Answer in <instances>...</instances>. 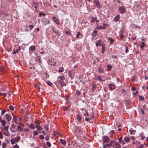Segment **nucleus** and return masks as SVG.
<instances>
[{
    "instance_id": "ddd939ff",
    "label": "nucleus",
    "mask_w": 148,
    "mask_h": 148,
    "mask_svg": "<svg viewBox=\"0 0 148 148\" xmlns=\"http://www.w3.org/2000/svg\"><path fill=\"white\" fill-rule=\"evenodd\" d=\"M0 122L2 126H4L6 125V122L5 120H1Z\"/></svg>"
},
{
    "instance_id": "5fc2aeb1",
    "label": "nucleus",
    "mask_w": 148,
    "mask_h": 148,
    "mask_svg": "<svg viewBox=\"0 0 148 148\" xmlns=\"http://www.w3.org/2000/svg\"><path fill=\"white\" fill-rule=\"evenodd\" d=\"M45 139L47 140H49V136L48 135H47L46 136V137Z\"/></svg>"
},
{
    "instance_id": "3c124183",
    "label": "nucleus",
    "mask_w": 148,
    "mask_h": 148,
    "mask_svg": "<svg viewBox=\"0 0 148 148\" xmlns=\"http://www.w3.org/2000/svg\"><path fill=\"white\" fill-rule=\"evenodd\" d=\"M122 140V138L121 137H120L118 141L119 142H121Z\"/></svg>"
},
{
    "instance_id": "69168bd1",
    "label": "nucleus",
    "mask_w": 148,
    "mask_h": 148,
    "mask_svg": "<svg viewBox=\"0 0 148 148\" xmlns=\"http://www.w3.org/2000/svg\"><path fill=\"white\" fill-rule=\"evenodd\" d=\"M133 131V130H129V131L130 132V134H132V132Z\"/></svg>"
},
{
    "instance_id": "c756f323",
    "label": "nucleus",
    "mask_w": 148,
    "mask_h": 148,
    "mask_svg": "<svg viewBox=\"0 0 148 148\" xmlns=\"http://www.w3.org/2000/svg\"><path fill=\"white\" fill-rule=\"evenodd\" d=\"M19 50V49H16V51H13V53L14 54H16V53L18 52Z\"/></svg>"
},
{
    "instance_id": "f8f14e48",
    "label": "nucleus",
    "mask_w": 148,
    "mask_h": 148,
    "mask_svg": "<svg viewBox=\"0 0 148 148\" xmlns=\"http://www.w3.org/2000/svg\"><path fill=\"white\" fill-rule=\"evenodd\" d=\"M106 47L105 45H102V51L101 52L102 54H103L104 53V52L105 50Z\"/></svg>"
},
{
    "instance_id": "338daca9",
    "label": "nucleus",
    "mask_w": 148,
    "mask_h": 148,
    "mask_svg": "<svg viewBox=\"0 0 148 148\" xmlns=\"http://www.w3.org/2000/svg\"><path fill=\"white\" fill-rule=\"evenodd\" d=\"M3 94L4 96H7V93H3Z\"/></svg>"
},
{
    "instance_id": "423d86ee",
    "label": "nucleus",
    "mask_w": 148,
    "mask_h": 148,
    "mask_svg": "<svg viewBox=\"0 0 148 148\" xmlns=\"http://www.w3.org/2000/svg\"><path fill=\"white\" fill-rule=\"evenodd\" d=\"M115 147V148H121V145L118 143L116 142L114 143V145L113 147Z\"/></svg>"
},
{
    "instance_id": "7ed1b4c3",
    "label": "nucleus",
    "mask_w": 148,
    "mask_h": 148,
    "mask_svg": "<svg viewBox=\"0 0 148 148\" xmlns=\"http://www.w3.org/2000/svg\"><path fill=\"white\" fill-rule=\"evenodd\" d=\"M103 141L105 143H108L110 141L109 138L106 136H105L103 138Z\"/></svg>"
},
{
    "instance_id": "cd10ccee",
    "label": "nucleus",
    "mask_w": 148,
    "mask_h": 148,
    "mask_svg": "<svg viewBox=\"0 0 148 148\" xmlns=\"http://www.w3.org/2000/svg\"><path fill=\"white\" fill-rule=\"evenodd\" d=\"M86 22L84 20H83L82 21V24L84 26V27H86V25H85L84 24H86Z\"/></svg>"
},
{
    "instance_id": "473e14b6",
    "label": "nucleus",
    "mask_w": 148,
    "mask_h": 148,
    "mask_svg": "<svg viewBox=\"0 0 148 148\" xmlns=\"http://www.w3.org/2000/svg\"><path fill=\"white\" fill-rule=\"evenodd\" d=\"M47 84L49 86H51L52 85V84L49 81H47L46 82Z\"/></svg>"
},
{
    "instance_id": "c9c22d12",
    "label": "nucleus",
    "mask_w": 148,
    "mask_h": 148,
    "mask_svg": "<svg viewBox=\"0 0 148 148\" xmlns=\"http://www.w3.org/2000/svg\"><path fill=\"white\" fill-rule=\"evenodd\" d=\"M9 127L8 126H5L3 127V129L5 131H7Z\"/></svg>"
},
{
    "instance_id": "680f3d73",
    "label": "nucleus",
    "mask_w": 148,
    "mask_h": 148,
    "mask_svg": "<svg viewBox=\"0 0 148 148\" xmlns=\"http://www.w3.org/2000/svg\"><path fill=\"white\" fill-rule=\"evenodd\" d=\"M128 51V49L127 48V46H126V49L125 50V52L126 53H127Z\"/></svg>"
},
{
    "instance_id": "0e129e2a",
    "label": "nucleus",
    "mask_w": 148,
    "mask_h": 148,
    "mask_svg": "<svg viewBox=\"0 0 148 148\" xmlns=\"http://www.w3.org/2000/svg\"><path fill=\"white\" fill-rule=\"evenodd\" d=\"M16 126V125H14V124H12L11 125V127L13 128L14 127Z\"/></svg>"
},
{
    "instance_id": "6e6d98bb",
    "label": "nucleus",
    "mask_w": 148,
    "mask_h": 148,
    "mask_svg": "<svg viewBox=\"0 0 148 148\" xmlns=\"http://www.w3.org/2000/svg\"><path fill=\"white\" fill-rule=\"evenodd\" d=\"M5 112V110H2L1 112V115H3Z\"/></svg>"
},
{
    "instance_id": "4d7b16f0",
    "label": "nucleus",
    "mask_w": 148,
    "mask_h": 148,
    "mask_svg": "<svg viewBox=\"0 0 148 148\" xmlns=\"http://www.w3.org/2000/svg\"><path fill=\"white\" fill-rule=\"evenodd\" d=\"M131 138L132 140H134L135 139V137L134 136H132Z\"/></svg>"
},
{
    "instance_id": "1a4fd4ad",
    "label": "nucleus",
    "mask_w": 148,
    "mask_h": 148,
    "mask_svg": "<svg viewBox=\"0 0 148 148\" xmlns=\"http://www.w3.org/2000/svg\"><path fill=\"white\" fill-rule=\"evenodd\" d=\"M95 44L97 47H98L99 45L101 46L102 45L101 41L100 40H99Z\"/></svg>"
},
{
    "instance_id": "37998d69",
    "label": "nucleus",
    "mask_w": 148,
    "mask_h": 148,
    "mask_svg": "<svg viewBox=\"0 0 148 148\" xmlns=\"http://www.w3.org/2000/svg\"><path fill=\"white\" fill-rule=\"evenodd\" d=\"M143 147L144 145L143 144L140 145L138 147V148H143Z\"/></svg>"
},
{
    "instance_id": "ea45409f",
    "label": "nucleus",
    "mask_w": 148,
    "mask_h": 148,
    "mask_svg": "<svg viewBox=\"0 0 148 148\" xmlns=\"http://www.w3.org/2000/svg\"><path fill=\"white\" fill-rule=\"evenodd\" d=\"M17 117L15 116H14L13 121H14L15 122H16L17 120Z\"/></svg>"
},
{
    "instance_id": "9d476101",
    "label": "nucleus",
    "mask_w": 148,
    "mask_h": 148,
    "mask_svg": "<svg viewBox=\"0 0 148 148\" xmlns=\"http://www.w3.org/2000/svg\"><path fill=\"white\" fill-rule=\"evenodd\" d=\"M29 49L31 51H34L35 50L36 47L34 45H32L30 47Z\"/></svg>"
},
{
    "instance_id": "bf43d9fd",
    "label": "nucleus",
    "mask_w": 148,
    "mask_h": 148,
    "mask_svg": "<svg viewBox=\"0 0 148 148\" xmlns=\"http://www.w3.org/2000/svg\"><path fill=\"white\" fill-rule=\"evenodd\" d=\"M11 95V94L10 93H9V92L7 93V96H8V97H10Z\"/></svg>"
},
{
    "instance_id": "4c0bfd02",
    "label": "nucleus",
    "mask_w": 148,
    "mask_h": 148,
    "mask_svg": "<svg viewBox=\"0 0 148 148\" xmlns=\"http://www.w3.org/2000/svg\"><path fill=\"white\" fill-rule=\"evenodd\" d=\"M47 145L49 147H50L51 146V144L49 142H47Z\"/></svg>"
},
{
    "instance_id": "774afa93",
    "label": "nucleus",
    "mask_w": 148,
    "mask_h": 148,
    "mask_svg": "<svg viewBox=\"0 0 148 148\" xmlns=\"http://www.w3.org/2000/svg\"><path fill=\"white\" fill-rule=\"evenodd\" d=\"M111 132L112 134H113L114 133V130H112Z\"/></svg>"
},
{
    "instance_id": "b1692460",
    "label": "nucleus",
    "mask_w": 148,
    "mask_h": 148,
    "mask_svg": "<svg viewBox=\"0 0 148 148\" xmlns=\"http://www.w3.org/2000/svg\"><path fill=\"white\" fill-rule=\"evenodd\" d=\"M64 69L63 67H61L60 68L59 72L60 73L61 72H62L64 71Z\"/></svg>"
},
{
    "instance_id": "39448f33",
    "label": "nucleus",
    "mask_w": 148,
    "mask_h": 148,
    "mask_svg": "<svg viewBox=\"0 0 148 148\" xmlns=\"http://www.w3.org/2000/svg\"><path fill=\"white\" fill-rule=\"evenodd\" d=\"M119 9L120 10V12L121 13H123L125 11V9L123 6L120 7Z\"/></svg>"
},
{
    "instance_id": "393cba45",
    "label": "nucleus",
    "mask_w": 148,
    "mask_h": 148,
    "mask_svg": "<svg viewBox=\"0 0 148 148\" xmlns=\"http://www.w3.org/2000/svg\"><path fill=\"white\" fill-rule=\"evenodd\" d=\"M146 46V44L143 42H142V45L140 46L141 48L143 49L144 46Z\"/></svg>"
},
{
    "instance_id": "a211bd4d",
    "label": "nucleus",
    "mask_w": 148,
    "mask_h": 148,
    "mask_svg": "<svg viewBox=\"0 0 148 148\" xmlns=\"http://www.w3.org/2000/svg\"><path fill=\"white\" fill-rule=\"evenodd\" d=\"M60 142L62 143V144H63L64 145H65L66 143V142L64 140H63L62 139H60Z\"/></svg>"
},
{
    "instance_id": "49530a36",
    "label": "nucleus",
    "mask_w": 148,
    "mask_h": 148,
    "mask_svg": "<svg viewBox=\"0 0 148 148\" xmlns=\"http://www.w3.org/2000/svg\"><path fill=\"white\" fill-rule=\"evenodd\" d=\"M80 34V33L79 32H78L76 35V37L77 38H79V36Z\"/></svg>"
},
{
    "instance_id": "a878e982",
    "label": "nucleus",
    "mask_w": 148,
    "mask_h": 148,
    "mask_svg": "<svg viewBox=\"0 0 148 148\" xmlns=\"http://www.w3.org/2000/svg\"><path fill=\"white\" fill-rule=\"evenodd\" d=\"M36 127L37 129V130H42L41 127L38 125H37L36 126Z\"/></svg>"
},
{
    "instance_id": "e433bc0d",
    "label": "nucleus",
    "mask_w": 148,
    "mask_h": 148,
    "mask_svg": "<svg viewBox=\"0 0 148 148\" xmlns=\"http://www.w3.org/2000/svg\"><path fill=\"white\" fill-rule=\"evenodd\" d=\"M39 138L41 139H43L44 138V137L42 135H40L39 136Z\"/></svg>"
},
{
    "instance_id": "58836bf2",
    "label": "nucleus",
    "mask_w": 148,
    "mask_h": 148,
    "mask_svg": "<svg viewBox=\"0 0 148 148\" xmlns=\"http://www.w3.org/2000/svg\"><path fill=\"white\" fill-rule=\"evenodd\" d=\"M81 94V92L80 91L77 90L76 92V94L77 95H79Z\"/></svg>"
},
{
    "instance_id": "6e6552de",
    "label": "nucleus",
    "mask_w": 148,
    "mask_h": 148,
    "mask_svg": "<svg viewBox=\"0 0 148 148\" xmlns=\"http://www.w3.org/2000/svg\"><path fill=\"white\" fill-rule=\"evenodd\" d=\"M109 85L110 86V87H109L110 89L111 90H112L114 89L115 88V85L113 84H109Z\"/></svg>"
},
{
    "instance_id": "4be33fe9",
    "label": "nucleus",
    "mask_w": 148,
    "mask_h": 148,
    "mask_svg": "<svg viewBox=\"0 0 148 148\" xmlns=\"http://www.w3.org/2000/svg\"><path fill=\"white\" fill-rule=\"evenodd\" d=\"M112 67V66H110L109 65H108L107 66V70L109 71L110 70L111 68Z\"/></svg>"
},
{
    "instance_id": "0eeeda50",
    "label": "nucleus",
    "mask_w": 148,
    "mask_h": 148,
    "mask_svg": "<svg viewBox=\"0 0 148 148\" xmlns=\"http://www.w3.org/2000/svg\"><path fill=\"white\" fill-rule=\"evenodd\" d=\"M119 17L120 16L119 15H117L114 18L113 20L114 21L116 22L119 20Z\"/></svg>"
},
{
    "instance_id": "4468645a",
    "label": "nucleus",
    "mask_w": 148,
    "mask_h": 148,
    "mask_svg": "<svg viewBox=\"0 0 148 148\" xmlns=\"http://www.w3.org/2000/svg\"><path fill=\"white\" fill-rule=\"evenodd\" d=\"M43 23L45 25L49 24V21L47 19H45L43 21Z\"/></svg>"
},
{
    "instance_id": "412c9836",
    "label": "nucleus",
    "mask_w": 148,
    "mask_h": 148,
    "mask_svg": "<svg viewBox=\"0 0 148 148\" xmlns=\"http://www.w3.org/2000/svg\"><path fill=\"white\" fill-rule=\"evenodd\" d=\"M17 131H21L23 130V128H22L19 125L17 126Z\"/></svg>"
},
{
    "instance_id": "aec40b11",
    "label": "nucleus",
    "mask_w": 148,
    "mask_h": 148,
    "mask_svg": "<svg viewBox=\"0 0 148 148\" xmlns=\"http://www.w3.org/2000/svg\"><path fill=\"white\" fill-rule=\"evenodd\" d=\"M7 144L6 143L3 142L2 144V147L3 148H5L6 147Z\"/></svg>"
},
{
    "instance_id": "de8ad7c7",
    "label": "nucleus",
    "mask_w": 148,
    "mask_h": 148,
    "mask_svg": "<svg viewBox=\"0 0 148 148\" xmlns=\"http://www.w3.org/2000/svg\"><path fill=\"white\" fill-rule=\"evenodd\" d=\"M14 148H19V147L18 145H14L13 146Z\"/></svg>"
},
{
    "instance_id": "603ef678",
    "label": "nucleus",
    "mask_w": 148,
    "mask_h": 148,
    "mask_svg": "<svg viewBox=\"0 0 148 148\" xmlns=\"http://www.w3.org/2000/svg\"><path fill=\"white\" fill-rule=\"evenodd\" d=\"M139 99L140 100H143L144 98L142 96H140L139 97Z\"/></svg>"
},
{
    "instance_id": "7c9ffc66",
    "label": "nucleus",
    "mask_w": 148,
    "mask_h": 148,
    "mask_svg": "<svg viewBox=\"0 0 148 148\" xmlns=\"http://www.w3.org/2000/svg\"><path fill=\"white\" fill-rule=\"evenodd\" d=\"M115 141V140H112L110 141V146H112L113 144L114 143V142Z\"/></svg>"
},
{
    "instance_id": "8fccbe9b",
    "label": "nucleus",
    "mask_w": 148,
    "mask_h": 148,
    "mask_svg": "<svg viewBox=\"0 0 148 148\" xmlns=\"http://www.w3.org/2000/svg\"><path fill=\"white\" fill-rule=\"evenodd\" d=\"M3 138V136L1 133L0 132V138L2 139Z\"/></svg>"
},
{
    "instance_id": "c85d7f7f",
    "label": "nucleus",
    "mask_w": 148,
    "mask_h": 148,
    "mask_svg": "<svg viewBox=\"0 0 148 148\" xmlns=\"http://www.w3.org/2000/svg\"><path fill=\"white\" fill-rule=\"evenodd\" d=\"M36 60L37 62L40 63V57H38L37 58Z\"/></svg>"
},
{
    "instance_id": "a19ab883",
    "label": "nucleus",
    "mask_w": 148,
    "mask_h": 148,
    "mask_svg": "<svg viewBox=\"0 0 148 148\" xmlns=\"http://www.w3.org/2000/svg\"><path fill=\"white\" fill-rule=\"evenodd\" d=\"M29 27H30V30H31L34 27V26L33 25H29Z\"/></svg>"
},
{
    "instance_id": "864d4df0",
    "label": "nucleus",
    "mask_w": 148,
    "mask_h": 148,
    "mask_svg": "<svg viewBox=\"0 0 148 148\" xmlns=\"http://www.w3.org/2000/svg\"><path fill=\"white\" fill-rule=\"evenodd\" d=\"M55 135L57 137H58L59 136V134L58 133H55Z\"/></svg>"
},
{
    "instance_id": "a18cd8bd",
    "label": "nucleus",
    "mask_w": 148,
    "mask_h": 148,
    "mask_svg": "<svg viewBox=\"0 0 148 148\" xmlns=\"http://www.w3.org/2000/svg\"><path fill=\"white\" fill-rule=\"evenodd\" d=\"M39 15L40 16H42V15H43L44 16H45V14H43V13H41V12H40L39 13Z\"/></svg>"
},
{
    "instance_id": "bb28decb",
    "label": "nucleus",
    "mask_w": 148,
    "mask_h": 148,
    "mask_svg": "<svg viewBox=\"0 0 148 148\" xmlns=\"http://www.w3.org/2000/svg\"><path fill=\"white\" fill-rule=\"evenodd\" d=\"M108 39L110 40V44H112L113 43V42L114 41V40L112 38H111L109 37L108 38Z\"/></svg>"
},
{
    "instance_id": "2eb2a0df",
    "label": "nucleus",
    "mask_w": 148,
    "mask_h": 148,
    "mask_svg": "<svg viewBox=\"0 0 148 148\" xmlns=\"http://www.w3.org/2000/svg\"><path fill=\"white\" fill-rule=\"evenodd\" d=\"M76 119L79 121H80L81 119V116L79 114H77L76 115Z\"/></svg>"
},
{
    "instance_id": "79ce46f5",
    "label": "nucleus",
    "mask_w": 148,
    "mask_h": 148,
    "mask_svg": "<svg viewBox=\"0 0 148 148\" xmlns=\"http://www.w3.org/2000/svg\"><path fill=\"white\" fill-rule=\"evenodd\" d=\"M99 73H103L102 69L101 68H99Z\"/></svg>"
},
{
    "instance_id": "09e8293b",
    "label": "nucleus",
    "mask_w": 148,
    "mask_h": 148,
    "mask_svg": "<svg viewBox=\"0 0 148 148\" xmlns=\"http://www.w3.org/2000/svg\"><path fill=\"white\" fill-rule=\"evenodd\" d=\"M24 130L25 132H28L29 131V130L28 129V128H25L24 129Z\"/></svg>"
},
{
    "instance_id": "6ab92c4d",
    "label": "nucleus",
    "mask_w": 148,
    "mask_h": 148,
    "mask_svg": "<svg viewBox=\"0 0 148 148\" xmlns=\"http://www.w3.org/2000/svg\"><path fill=\"white\" fill-rule=\"evenodd\" d=\"M124 140L126 142L129 141L130 140V138L128 137L127 136H125L124 137Z\"/></svg>"
},
{
    "instance_id": "f03ea898",
    "label": "nucleus",
    "mask_w": 148,
    "mask_h": 148,
    "mask_svg": "<svg viewBox=\"0 0 148 148\" xmlns=\"http://www.w3.org/2000/svg\"><path fill=\"white\" fill-rule=\"evenodd\" d=\"M53 20L54 22L57 25H60V22L59 20L56 17L53 16L52 17Z\"/></svg>"
},
{
    "instance_id": "f704fd0d",
    "label": "nucleus",
    "mask_w": 148,
    "mask_h": 148,
    "mask_svg": "<svg viewBox=\"0 0 148 148\" xmlns=\"http://www.w3.org/2000/svg\"><path fill=\"white\" fill-rule=\"evenodd\" d=\"M38 134V132L37 131L35 130L33 132V135L34 136H36Z\"/></svg>"
},
{
    "instance_id": "f257e3e1",
    "label": "nucleus",
    "mask_w": 148,
    "mask_h": 148,
    "mask_svg": "<svg viewBox=\"0 0 148 148\" xmlns=\"http://www.w3.org/2000/svg\"><path fill=\"white\" fill-rule=\"evenodd\" d=\"M94 4L95 5V6L98 8H100L101 5L98 0H95L94 1Z\"/></svg>"
},
{
    "instance_id": "72a5a7b5",
    "label": "nucleus",
    "mask_w": 148,
    "mask_h": 148,
    "mask_svg": "<svg viewBox=\"0 0 148 148\" xmlns=\"http://www.w3.org/2000/svg\"><path fill=\"white\" fill-rule=\"evenodd\" d=\"M64 77L63 76H59L58 77V79H60L62 80H64Z\"/></svg>"
},
{
    "instance_id": "f3484780",
    "label": "nucleus",
    "mask_w": 148,
    "mask_h": 148,
    "mask_svg": "<svg viewBox=\"0 0 148 148\" xmlns=\"http://www.w3.org/2000/svg\"><path fill=\"white\" fill-rule=\"evenodd\" d=\"M105 28V27H104V26H97L96 27V29H104Z\"/></svg>"
},
{
    "instance_id": "c03bdc74",
    "label": "nucleus",
    "mask_w": 148,
    "mask_h": 148,
    "mask_svg": "<svg viewBox=\"0 0 148 148\" xmlns=\"http://www.w3.org/2000/svg\"><path fill=\"white\" fill-rule=\"evenodd\" d=\"M9 108H10V109L11 110H14V107L12 106H10Z\"/></svg>"
},
{
    "instance_id": "2f4dec72",
    "label": "nucleus",
    "mask_w": 148,
    "mask_h": 148,
    "mask_svg": "<svg viewBox=\"0 0 148 148\" xmlns=\"http://www.w3.org/2000/svg\"><path fill=\"white\" fill-rule=\"evenodd\" d=\"M97 19L96 17H92V19L91 20V22H93L94 21H95V20H96Z\"/></svg>"
},
{
    "instance_id": "20e7f679",
    "label": "nucleus",
    "mask_w": 148,
    "mask_h": 148,
    "mask_svg": "<svg viewBox=\"0 0 148 148\" xmlns=\"http://www.w3.org/2000/svg\"><path fill=\"white\" fill-rule=\"evenodd\" d=\"M6 119L8 121H10L12 119V116L9 114H6L5 115Z\"/></svg>"
},
{
    "instance_id": "e2e57ef3",
    "label": "nucleus",
    "mask_w": 148,
    "mask_h": 148,
    "mask_svg": "<svg viewBox=\"0 0 148 148\" xmlns=\"http://www.w3.org/2000/svg\"><path fill=\"white\" fill-rule=\"evenodd\" d=\"M56 62H53V64H51V65H53L54 66H56Z\"/></svg>"
},
{
    "instance_id": "dca6fc26",
    "label": "nucleus",
    "mask_w": 148,
    "mask_h": 148,
    "mask_svg": "<svg viewBox=\"0 0 148 148\" xmlns=\"http://www.w3.org/2000/svg\"><path fill=\"white\" fill-rule=\"evenodd\" d=\"M10 141L11 144H14L16 143L15 140L14 138H12L10 139Z\"/></svg>"
},
{
    "instance_id": "13d9d810",
    "label": "nucleus",
    "mask_w": 148,
    "mask_h": 148,
    "mask_svg": "<svg viewBox=\"0 0 148 148\" xmlns=\"http://www.w3.org/2000/svg\"><path fill=\"white\" fill-rule=\"evenodd\" d=\"M112 58L114 59L116 58H117V57L115 55H113L112 56Z\"/></svg>"
},
{
    "instance_id": "052dcab7",
    "label": "nucleus",
    "mask_w": 148,
    "mask_h": 148,
    "mask_svg": "<svg viewBox=\"0 0 148 148\" xmlns=\"http://www.w3.org/2000/svg\"><path fill=\"white\" fill-rule=\"evenodd\" d=\"M132 89L133 90H136V87H133L132 88Z\"/></svg>"
},
{
    "instance_id": "5701e85b",
    "label": "nucleus",
    "mask_w": 148,
    "mask_h": 148,
    "mask_svg": "<svg viewBox=\"0 0 148 148\" xmlns=\"http://www.w3.org/2000/svg\"><path fill=\"white\" fill-rule=\"evenodd\" d=\"M20 137L19 136H17L14 139L15 140L16 142H17L20 140Z\"/></svg>"
},
{
    "instance_id": "9b49d317",
    "label": "nucleus",
    "mask_w": 148,
    "mask_h": 148,
    "mask_svg": "<svg viewBox=\"0 0 148 148\" xmlns=\"http://www.w3.org/2000/svg\"><path fill=\"white\" fill-rule=\"evenodd\" d=\"M28 126L30 128L32 129H34L35 128L34 125L32 123L29 124L28 125Z\"/></svg>"
}]
</instances>
